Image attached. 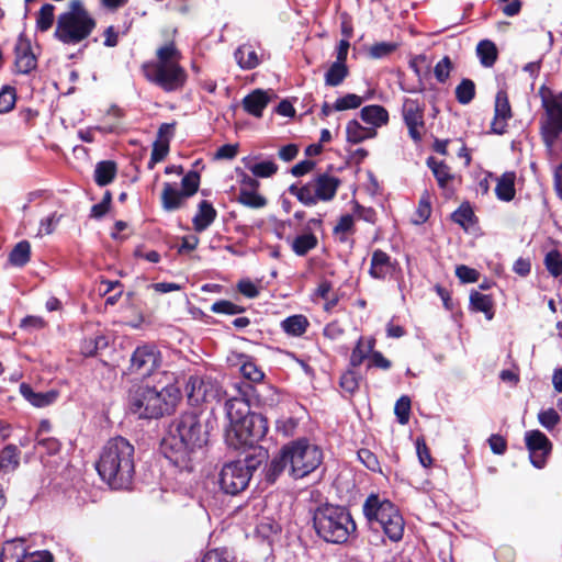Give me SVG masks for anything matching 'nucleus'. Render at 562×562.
Here are the masks:
<instances>
[{
	"label": "nucleus",
	"mask_w": 562,
	"mask_h": 562,
	"mask_svg": "<svg viewBox=\"0 0 562 562\" xmlns=\"http://www.w3.org/2000/svg\"><path fill=\"white\" fill-rule=\"evenodd\" d=\"M207 442L206 426L196 412H187L170 425L164 438L161 450L165 457L180 471L191 472L195 461Z\"/></svg>",
	"instance_id": "1"
},
{
	"label": "nucleus",
	"mask_w": 562,
	"mask_h": 562,
	"mask_svg": "<svg viewBox=\"0 0 562 562\" xmlns=\"http://www.w3.org/2000/svg\"><path fill=\"white\" fill-rule=\"evenodd\" d=\"M134 446L117 436L106 441L95 463L101 480L113 490L128 488L135 473Z\"/></svg>",
	"instance_id": "2"
},
{
	"label": "nucleus",
	"mask_w": 562,
	"mask_h": 562,
	"mask_svg": "<svg viewBox=\"0 0 562 562\" xmlns=\"http://www.w3.org/2000/svg\"><path fill=\"white\" fill-rule=\"evenodd\" d=\"M181 400V392L173 383L164 386L135 385L130 390L128 408L139 418H159L170 415Z\"/></svg>",
	"instance_id": "3"
},
{
	"label": "nucleus",
	"mask_w": 562,
	"mask_h": 562,
	"mask_svg": "<svg viewBox=\"0 0 562 562\" xmlns=\"http://www.w3.org/2000/svg\"><path fill=\"white\" fill-rule=\"evenodd\" d=\"M313 527L316 535L327 543L344 544L357 537V525L348 508L324 504L313 513Z\"/></svg>",
	"instance_id": "4"
},
{
	"label": "nucleus",
	"mask_w": 562,
	"mask_h": 562,
	"mask_svg": "<svg viewBox=\"0 0 562 562\" xmlns=\"http://www.w3.org/2000/svg\"><path fill=\"white\" fill-rule=\"evenodd\" d=\"M97 22L81 0H71L68 11L57 18L54 37L66 45H77L95 29Z\"/></svg>",
	"instance_id": "5"
},
{
	"label": "nucleus",
	"mask_w": 562,
	"mask_h": 562,
	"mask_svg": "<svg viewBox=\"0 0 562 562\" xmlns=\"http://www.w3.org/2000/svg\"><path fill=\"white\" fill-rule=\"evenodd\" d=\"M362 512L371 529L383 530L391 541H400L404 533V519L386 498L371 494L364 501Z\"/></svg>",
	"instance_id": "6"
},
{
	"label": "nucleus",
	"mask_w": 562,
	"mask_h": 562,
	"mask_svg": "<svg viewBox=\"0 0 562 562\" xmlns=\"http://www.w3.org/2000/svg\"><path fill=\"white\" fill-rule=\"evenodd\" d=\"M362 512L371 529L383 530L391 541H400L404 533V519L386 498L371 494L364 501Z\"/></svg>",
	"instance_id": "7"
},
{
	"label": "nucleus",
	"mask_w": 562,
	"mask_h": 562,
	"mask_svg": "<svg viewBox=\"0 0 562 562\" xmlns=\"http://www.w3.org/2000/svg\"><path fill=\"white\" fill-rule=\"evenodd\" d=\"M362 512L371 529L383 530L391 541H400L404 533V519L386 498L371 494L364 501Z\"/></svg>",
	"instance_id": "8"
},
{
	"label": "nucleus",
	"mask_w": 562,
	"mask_h": 562,
	"mask_svg": "<svg viewBox=\"0 0 562 562\" xmlns=\"http://www.w3.org/2000/svg\"><path fill=\"white\" fill-rule=\"evenodd\" d=\"M268 459V451L261 447L243 460L225 463L218 475L221 490L229 495H237L249 485L255 471Z\"/></svg>",
	"instance_id": "9"
},
{
	"label": "nucleus",
	"mask_w": 562,
	"mask_h": 562,
	"mask_svg": "<svg viewBox=\"0 0 562 562\" xmlns=\"http://www.w3.org/2000/svg\"><path fill=\"white\" fill-rule=\"evenodd\" d=\"M289 461V473L293 479H302L316 470L323 460L319 447L306 439L291 441L283 446Z\"/></svg>",
	"instance_id": "10"
},
{
	"label": "nucleus",
	"mask_w": 562,
	"mask_h": 562,
	"mask_svg": "<svg viewBox=\"0 0 562 562\" xmlns=\"http://www.w3.org/2000/svg\"><path fill=\"white\" fill-rule=\"evenodd\" d=\"M268 431V420L262 414H254L234 426H228L225 440L234 449L255 447L265 438Z\"/></svg>",
	"instance_id": "11"
},
{
	"label": "nucleus",
	"mask_w": 562,
	"mask_h": 562,
	"mask_svg": "<svg viewBox=\"0 0 562 562\" xmlns=\"http://www.w3.org/2000/svg\"><path fill=\"white\" fill-rule=\"evenodd\" d=\"M143 70L148 81L166 92L180 90L187 81V72L180 64H146Z\"/></svg>",
	"instance_id": "12"
},
{
	"label": "nucleus",
	"mask_w": 562,
	"mask_h": 562,
	"mask_svg": "<svg viewBox=\"0 0 562 562\" xmlns=\"http://www.w3.org/2000/svg\"><path fill=\"white\" fill-rule=\"evenodd\" d=\"M162 363V355L155 344H142L131 355L127 371L140 378L153 375Z\"/></svg>",
	"instance_id": "13"
},
{
	"label": "nucleus",
	"mask_w": 562,
	"mask_h": 562,
	"mask_svg": "<svg viewBox=\"0 0 562 562\" xmlns=\"http://www.w3.org/2000/svg\"><path fill=\"white\" fill-rule=\"evenodd\" d=\"M546 116L541 122V135L547 148L551 149L562 133V99L543 100Z\"/></svg>",
	"instance_id": "14"
},
{
	"label": "nucleus",
	"mask_w": 562,
	"mask_h": 562,
	"mask_svg": "<svg viewBox=\"0 0 562 562\" xmlns=\"http://www.w3.org/2000/svg\"><path fill=\"white\" fill-rule=\"evenodd\" d=\"M236 395H232L225 401L226 417L229 420L228 426H234L255 413L250 412L248 396L252 392V386L248 383L234 384Z\"/></svg>",
	"instance_id": "15"
},
{
	"label": "nucleus",
	"mask_w": 562,
	"mask_h": 562,
	"mask_svg": "<svg viewBox=\"0 0 562 562\" xmlns=\"http://www.w3.org/2000/svg\"><path fill=\"white\" fill-rule=\"evenodd\" d=\"M425 104L417 99L405 98L402 105V117L408 130L409 137L418 143L425 130Z\"/></svg>",
	"instance_id": "16"
},
{
	"label": "nucleus",
	"mask_w": 562,
	"mask_h": 562,
	"mask_svg": "<svg viewBox=\"0 0 562 562\" xmlns=\"http://www.w3.org/2000/svg\"><path fill=\"white\" fill-rule=\"evenodd\" d=\"M54 557L47 550L26 553L24 544L16 541L4 543L0 554V562H53Z\"/></svg>",
	"instance_id": "17"
},
{
	"label": "nucleus",
	"mask_w": 562,
	"mask_h": 562,
	"mask_svg": "<svg viewBox=\"0 0 562 562\" xmlns=\"http://www.w3.org/2000/svg\"><path fill=\"white\" fill-rule=\"evenodd\" d=\"M525 441L532 465L543 468L552 449L548 437L540 430H529L525 434Z\"/></svg>",
	"instance_id": "18"
},
{
	"label": "nucleus",
	"mask_w": 562,
	"mask_h": 562,
	"mask_svg": "<svg viewBox=\"0 0 562 562\" xmlns=\"http://www.w3.org/2000/svg\"><path fill=\"white\" fill-rule=\"evenodd\" d=\"M187 391L189 400L194 403L210 402L221 397V389L211 379L191 376Z\"/></svg>",
	"instance_id": "19"
},
{
	"label": "nucleus",
	"mask_w": 562,
	"mask_h": 562,
	"mask_svg": "<svg viewBox=\"0 0 562 562\" xmlns=\"http://www.w3.org/2000/svg\"><path fill=\"white\" fill-rule=\"evenodd\" d=\"M513 116L508 95L505 90H499L495 97L494 117L491 123V131L494 134L502 135L506 132L507 122Z\"/></svg>",
	"instance_id": "20"
},
{
	"label": "nucleus",
	"mask_w": 562,
	"mask_h": 562,
	"mask_svg": "<svg viewBox=\"0 0 562 562\" xmlns=\"http://www.w3.org/2000/svg\"><path fill=\"white\" fill-rule=\"evenodd\" d=\"M397 270V262L381 249H375L371 256L369 274L376 280L392 278Z\"/></svg>",
	"instance_id": "21"
},
{
	"label": "nucleus",
	"mask_w": 562,
	"mask_h": 562,
	"mask_svg": "<svg viewBox=\"0 0 562 562\" xmlns=\"http://www.w3.org/2000/svg\"><path fill=\"white\" fill-rule=\"evenodd\" d=\"M317 201H330L335 198L340 180L328 173H321L313 178Z\"/></svg>",
	"instance_id": "22"
},
{
	"label": "nucleus",
	"mask_w": 562,
	"mask_h": 562,
	"mask_svg": "<svg viewBox=\"0 0 562 562\" xmlns=\"http://www.w3.org/2000/svg\"><path fill=\"white\" fill-rule=\"evenodd\" d=\"M21 395L34 407L43 408L54 404L58 398V391L35 392L27 383L20 384Z\"/></svg>",
	"instance_id": "23"
},
{
	"label": "nucleus",
	"mask_w": 562,
	"mask_h": 562,
	"mask_svg": "<svg viewBox=\"0 0 562 562\" xmlns=\"http://www.w3.org/2000/svg\"><path fill=\"white\" fill-rule=\"evenodd\" d=\"M15 66L21 74H29L36 67V58L31 50L30 43L22 37H19L15 45Z\"/></svg>",
	"instance_id": "24"
},
{
	"label": "nucleus",
	"mask_w": 562,
	"mask_h": 562,
	"mask_svg": "<svg viewBox=\"0 0 562 562\" xmlns=\"http://www.w3.org/2000/svg\"><path fill=\"white\" fill-rule=\"evenodd\" d=\"M187 194L176 184L166 182L161 192V206L167 212L176 211L183 206L184 201L188 199Z\"/></svg>",
	"instance_id": "25"
},
{
	"label": "nucleus",
	"mask_w": 562,
	"mask_h": 562,
	"mask_svg": "<svg viewBox=\"0 0 562 562\" xmlns=\"http://www.w3.org/2000/svg\"><path fill=\"white\" fill-rule=\"evenodd\" d=\"M21 461V450L18 446L9 443L0 450V472L10 474L18 470Z\"/></svg>",
	"instance_id": "26"
},
{
	"label": "nucleus",
	"mask_w": 562,
	"mask_h": 562,
	"mask_svg": "<svg viewBox=\"0 0 562 562\" xmlns=\"http://www.w3.org/2000/svg\"><path fill=\"white\" fill-rule=\"evenodd\" d=\"M268 103L269 95L260 89L252 91L243 99L244 110L256 117L262 116V112Z\"/></svg>",
	"instance_id": "27"
},
{
	"label": "nucleus",
	"mask_w": 562,
	"mask_h": 562,
	"mask_svg": "<svg viewBox=\"0 0 562 562\" xmlns=\"http://www.w3.org/2000/svg\"><path fill=\"white\" fill-rule=\"evenodd\" d=\"M217 212L213 205L202 200L198 205V212L194 215L192 223L195 232H204L216 218Z\"/></svg>",
	"instance_id": "28"
},
{
	"label": "nucleus",
	"mask_w": 562,
	"mask_h": 562,
	"mask_svg": "<svg viewBox=\"0 0 562 562\" xmlns=\"http://www.w3.org/2000/svg\"><path fill=\"white\" fill-rule=\"evenodd\" d=\"M280 327L288 336L301 337L310 327V321L305 315L295 314L284 318L280 323Z\"/></svg>",
	"instance_id": "29"
},
{
	"label": "nucleus",
	"mask_w": 562,
	"mask_h": 562,
	"mask_svg": "<svg viewBox=\"0 0 562 562\" xmlns=\"http://www.w3.org/2000/svg\"><path fill=\"white\" fill-rule=\"evenodd\" d=\"M362 121L374 127H381L389 122V112L385 108L378 104L363 106L360 111Z\"/></svg>",
	"instance_id": "30"
},
{
	"label": "nucleus",
	"mask_w": 562,
	"mask_h": 562,
	"mask_svg": "<svg viewBox=\"0 0 562 562\" xmlns=\"http://www.w3.org/2000/svg\"><path fill=\"white\" fill-rule=\"evenodd\" d=\"M234 56L238 66L245 70L254 69L260 64V58L250 44L240 45Z\"/></svg>",
	"instance_id": "31"
},
{
	"label": "nucleus",
	"mask_w": 562,
	"mask_h": 562,
	"mask_svg": "<svg viewBox=\"0 0 562 562\" xmlns=\"http://www.w3.org/2000/svg\"><path fill=\"white\" fill-rule=\"evenodd\" d=\"M515 172H505L498 179L495 187L497 199L509 202L515 198Z\"/></svg>",
	"instance_id": "32"
},
{
	"label": "nucleus",
	"mask_w": 562,
	"mask_h": 562,
	"mask_svg": "<svg viewBox=\"0 0 562 562\" xmlns=\"http://www.w3.org/2000/svg\"><path fill=\"white\" fill-rule=\"evenodd\" d=\"M289 192L294 195L305 206H314L317 204L315 187L313 179L303 186L291 184Z\"/></svg>",
	"instance_id": "33"
},
{
	"label": "nucleus",
	"mask_w": 562,
	"mask_h": 562,
	"mask_svg": "<svg viewBox=\"0 0 562 562\" xmlns=\"http://www.w3.org/2000/svg\"><path fill=\"white\" fill-rule=\"evenodd\" d=\"M426 164L432 171L438 186L441 189H446L449 182L453 180V175L451 173L450 168L443 161H439L432 156L427 158Z\"/></svg>",
	"instance_id": "34"
},
{
	"label": "nucleus",
	"mask_w": 562,
	"mask_h": 562,
	"mask_svg": "<svg viewBox=\"0 0 562 562\" xmlns=\"http://www.w3.org/2000/svg\"><path fill=\"white\" fill-rule=\"evenodd\" d=\"M346 134L349 143L358 144L368 138L374 137L376 132L374 128L364 127L358 121L352 120L347 124Z\"/></svg>",
	"instance_id": "35"
},
{
	"label": "nucleus",
	"mask_w": 562,
	"mask_h": 562,
	"mask_svg": "<svg viewBox=\"0 0 562 562\" xmlns=\"http://www.w3.org/2000/svg\"><path fill=\"white\" fill-rule=\"evenodd\" d=\"M470 305L473 311L484 313L486 319L491 321L494 317V303L490 295L473 291L470 294Z\"/></svg>",
	"instance_id": "36"
},
{
	"label": "nucleus",
	"mask_w": 562,
	"mask_h": 562,
	"mask_svg": "<svg viewBox=\"0 0 562 562\" xmlns=\"http://www.w3.org/2000/svg\"><path fill=\"white\" fill-rule=\"evenodd\" d=\"M476 55L483 67H492L498 56L496 45L490 40H482L476 46Z\"/></svg>",
	"instance_id": "37"
},
{
	"label": "nucleus",
	"mask_w": 562,
	"mask_h": 562,
	"mask_svg": "<svg viewBox=\"0 0 562 562\" xmlns=\"http://www.w3.org/2000/svg\"><path fill=\"white\" fill-rule=\"evenodd\" d=\"M289 468V461L286 456H284L283 448L280 450V453L276 456L270 463L266 467L265 470V479L268 483L272 484L280 476V474Z\"/></svg>",
	"instance_id": "38"
},
{
	"label": "nucleus",
	"mask_w": 562,
	"mask_h": 562,
	"mask_svg": "<svg viewBox=\"0 0 562 562\" xmlns=\"http://www.w3.org/2000/svg\"><path fill=\"white\" fill-rule=\"evenodd\" d=\"M116 175V165L111 160H103L97 164L94 169V181L98 186L104 187L111 183Z\"/></svg>",
	"instance_id": "39"
},
{
	"label": "nucleus",
	"mask_w": 562,
	"mask_h": 562,
	"mask_svg": "<svg viewBox=\"0 0 562 562\" xmlns=\"http://www.w3.org/2000/svg\"><path fill=\"white\" fill-rule=\"evenodd\" d=\"M375 340L370 338L364 340L362 337L358 340L350 356V364L359 367L363 360L373 351Z\"/></svg>",
	"instance_id": "40"
},
{
	"label": "nucleus",
	"mask_w": 562,
	"mask_h": 562,
	"mask_svg": "<svg viewBox=\"0 0 562 562\" xmlns=\"http://www.w3.org/2000/svg\"><path fill=\"white\" fill-rule=\"evenodd\" d=\"M349 75V70L346 64L340 61H334L325 74V85L329 87H337Z\"/></svg>",
	"instance_id": "41"
},
{
	"label": "nucleus",
	"mask_w": 562,
	"mask_h": 562,
	"mask_svg": "<svg viewBox=\"0 0 562 562\" xmlns=\"http://www.w3.org/2000/svg\"><path fill=\"white\" fill-rule=\"evenodd\" d=\"M108 344V339L104 335L94 334L82 340L81 352L86 357H92L95 356L99 350L106 348Z\"/></svg>",
	"instance_id": "42"
},
{
	"label": "nucleus",
	"mask_w": 562,
	"mask_h": 562,
	"mask_svg": "<svg viewBox=\"0 0 562 562\" xmlns=\"http://www.w3.org/2000/svg\"><path fill=\"white\" fill-rule=\"evenodd\" d=\"M31 256V245L27 240H22L18 243L9 256V261L11 265L15 267L25 266Z\"/></svg>",
	"instance_id": "43"
},
{
	"label": "nucleus",
	"mask_w": 562,
	"mask_h": 562,
	"mask_svg": "<svg viewBox=\"0 0 562 562\" xmlns=\"http://www.w3.org/2000/svg\"><path fill=\"white\" fill-rule=\"evenodd\" d=\"M317 237L311 233L302 234L294 238L292 243V250L297 256H305L310 250L317 246Z\"/></svg>",
	"instance_id": "44"
},
{
	"label": "nucleus",
	"mask_w": 562,
	"mask_h": 562,
	"mask_svg": "<svg viewBox=\"0 0 562 562\" xmlns=\"http://www.w3.org/2000/svg\"><path fill=\"white\" fill-rule=\"evenodd\" d=\"M156 55L157 61H154L153 64H179L181 58V53L178 50L173 42L159 47Z\"/></svg>",
	"instance_id": "45"
},
{
	"label": "nucleus",
	"mask_w": 562,
	"mask_h": 562,
	"mask_svg": "<svg viewBox=\"0 0 562 562\" xmlns=\"http://www.w3.org/2000/svg\"><path fill=\"white\" fill-rule=\"evenodd\" d=\"M55 5L45 3L36 15V29L40 32H47L54 24Z\"/></svg>",
	"instance_id": "46"
},
{
	"label": "nucleus",
	"mask_w": 562,
	"mask_h": 562,
	"mask_svg": "<svg viewBox=\"0 0 562 562\" xmlns=\"http://www.w3.org/2000/svg\"><path fill=\"white\" fill-rule=\"evenodd\" d=\"M237 201L251 209H261L267 205V199L260 195L257 190H239Z\"/></svg>",
	"instance_id": "47"
},
{
	"label": "nucleus",
	"mask_w": 562,
	"mask_h": 562,
	"mask_svg": "<svg viewBox=\"0 0 562 562\" xmlns=\"http://www.w3.org/2000/svg\"><path fill=\"white\" fill-rule=\"evenodd\" d=\"M475 97V83L468 78L461 80L456 88V99L461 104H469Z\"/></svg>",
	"instance_id": "48"
},
{
	"label": "nucleus",
	"mask_w": 562,
	"mask_h": 562,
	"mask_svg": "<svg viewBox=\"0 0 562 562\" xmlns=\"http://www.w3.org/2000/svg\"><path fill=\"white\" fill-rule=\"evenodd\" d=\"M544 266L553 278L562 279V254L557 250H550L544 257Z\"/></svg>",
	"instance_id": "49"
},
{
	"label": "nucleus",
	"mask_w": 562,
	"mask_h": 562,
	"mask_svg": "<svg viewBox=\"0 0 562 562\" xmlns=\"http://www.w3.org/2000/svg\"><path fill=\"white\" fill-rule=\"evenodd\" d=\"M255 177L269 178L277 173L278 165L272 160H265L248 166Z\"/></svg>",
	"instance_id": "50"
},
{
	"label": "nucleus",
	"mask_w": 562,
	"mask_h": 562,
	"mask_svg": "<svg viewBox=\"0 0 562 562\" xmlns=\"http://www.w3.org/2000/svg\"><path fill=\"white\" fill-rule=\"evenodd\" d=\"M353 232V216L345 214L340 216L338 223L334 227V234L338 237L339 241H347V234Z\"/></svg>",
	"instance_id": "51"
},
{
	"label": "nucleus",
	"mask_w": 562,
	"mask_h": 562,
	"mask_svg": "<svg viewBox=\"0 0 562 562\" xmlns=\"http://www.w3.org/2000/svg\"><path fill=\"white\" fill-rule=\"evenodd\" d=\"M16 102L15 88L11 86H4L0 90V113L10 112Z\"/></svg>",
	"instance_id": "52"
},
{
	"label": "nucleus",
	"mask_w": 562,
	"mask_h": 562,
	"mask_svg": "<svg viewBox=\"0 0 562 562\" xmlns=\"http://www.w3.org/2000/svg\"><path fill=\"white\" fill-rule=\"evenodd\" d=\"M240 372L250 382H261L265 378L262 370L251 360H246L240 367Z\"/></svg>",
	"instance_id": "53"
},
{
	"label": "nucleus",
	"mask_w": 562,
	"mask_h": 562,
	"mask_svg": "<svg viewBox=\"0 0 562 562\" xmlns=\"http://www.w3.org/2000/svg\"><path fill=\"white\" fill-rule=\"evenodd\" d=\"M211 311L216 314L236 315L243 313L245 308L231 301L220 300L212 304Z\"/></svg>",
	"instance_id": "54"
},
{
	"label": "nucleus",
	"mask_w": 562,
	"mask_h": 562,
	"mask_svg": "<svg viewBox=\"0 0 562 562\" xmlns=\"http://www.w3.org/2000/svg\"><path fill=\"white\" fill-rule=\"evenodd\" d=\"M362 98L355 94V93H348L341 98H338L334 103L335 111H345V110H351L357 109L362 104Z\"/></svg>",
	"instance_id": "55"
},
{
	"label": "nucleus",
	"mask_w": 562,
	"mask_h": 562,
	"mask_svg": "<svg viewBox=\"0 0 562 562\" xmlns=\"http://www.w3.org/2000/svg\"><path fill=\"white\" fill-rule=\"evenodd\" d=\"M182 191L187 196H192L199 190L200 175L196 171H189L181 181Z\"/></svg>",
	"instance_id": "56"
},
{
	"label": "nucleus",
	"mask_w": 562,
	"mask_h": 562,
	"mask_svg": "<svg viewBox=\"0 0 562 562\" xmlns=\"http://www.w3.org/2000/svg\"><path fill=\"white\" fill-rule=\"evenodd\" d=\"M473 216V210L469 204L460 205L459 209L456 210L451 215L452 221L463 227L472 222Z\"/></svg>",
	"instance_id": "57"
},
{
	"label": "nucleus",
	"mask_w": 562,
	"mask_h": 562,
	"mask_svg": "<svg viewBox=\"0 0 562 562\" xmlns=\"http://www.w3.org/2000/svg\"><path fill=\"white\" fill-rule=\"evenodd\" d=\"M397 45L389 42H380L373 44L369 49L372 58L379 59L389 56L396 49Z\"/></svg>",
	"instance_id": "58"
},
{
	"label": "nucleus",
	"mask_w": 562,
	"mask_h": 562,
	"mask_svg": "<svg viewBox=\"0 0 562 562\" xmlns=\"http://www.w3.org/2000/svg\"><path fill=\"white\" fill-rule=\"evenodd\" d=\"M538 420L547 430H552L560 422V416L553 408L541 411L538 414Z\"/></svg>",
	"instance_id": "59"
},
{
	"label": "nucleus",
	"mask_w": 562,
	"mask_h": 562,
	"mask_svg": "<svg viewBox=\"0 0 562 562\" xmlns=\"http://www.w3.org/2000/svg\"><path fill=\"white\" fill-rule=\"evenodd\" d=\"M394 412L397 416L398 423L404 425L408 422L411 412V398L408 396H402L395 403Z\"/></svg>",
	"instance_id": "60"
},
{
	"label": "nucleus",
	"mask_w": 562,
	"mask_h": 562,
	"mask_svg": "<svg viewBox=\"0 0 562 562\" xmlns=\"http://www.w3.org/2000/svg\"><path fill=\"white\" fill-rule=\"evenodd\" d=\"M340 387L349 393L353 394L359 387V378L355 371H347L340 376Z\"/></svg>",
	"instance_id": "61"
},
{
	"label": "nucleus",
	"mask_w": 562,
	"mask_h": 562,
	"mask_svg": "<svg viewBox=\"0 0 562 562\" xmlns=\"http://www.w3.org/2000/svg\"><path fill=\"white\" fill-rule=\"evenodd\" d=\"M452 69V63L448 56H445L441 60H439L434 69L435 77L437 81L443 83L450 76V71Z\"/></svg>",
	"instance_id": "62"
},
{
	"label": "nucleus",
	"mask_w": 562,
	"mask_h": 562,
	"mask_svg": "<svg viewBox=\"0 0 562 562\" xmlns=\"http://www.w3.org/2000/svg\"><path fill=\"white\" fill-rule=\"evenodd\" d=\"M46 326V322L41 316L29 315L21 321L20 328L32 334Z\"/></svg>",
	"instance_id": "63"
},
{
	"label": "nucleus",
	"mask_w": 562,
	"mask_h": 562,
	"mask_svg": "<svg viewBox=\"0 0 562 562\" xmlns=\"http://www.w3.org/2000/svg\"><path fill=\"white\" fill-rule=\"evenodd\" d=\"M202 562H233V560L226 549H214L204 554Z\"/></svg>",
	"instance_id": "64"
}]
</instances>
